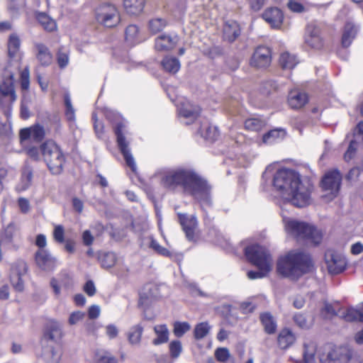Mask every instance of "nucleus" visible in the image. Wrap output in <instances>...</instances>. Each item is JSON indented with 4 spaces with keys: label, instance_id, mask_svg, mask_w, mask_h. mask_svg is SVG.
<instances>
[{
    "label": "nucleus",
    "instance_id": "f03ea898",
    "mask_svg": "<svg viewBox=\"0 0 363 363\" xmlns=\"http://www.w3.org/2000/svg\"><path fill=\"white\" fill-rule=\"evenodd\" d=\"M273 184L285 200L296 207L306 206L311 202L309 185L301 182L300 175L293 170L282 169L277 172Z\"/></svg>",
    "mask_w": 363,
    "mask_h": 363
},
{
    "label": "nucleus",
    "instance_id": "49530a36",
    "mask_svg": "<svg viewBox=\"0 0 363 363\" xmlns=\"http://www.w3.org/2000/svg\"><path fill=\"white\" fill-rule=\"evenodd\" d=\"M358 143L359 142L356 140H352L350 141L347 150L344 155V158L346 162H349L354 158L357 149Z\"/></svg>",
    "mask_w": 363,
    "mask_h": 363
},
{
    "label": "nucleus",
    "instance_id": "4c0bfd02",
    "mask_svg": "<svg viewBox=\"0 0 363 363\" xmlns=\"http://www.w3.org/2000/svg\"><path fill=\"white\" fill-rule=\"evenodd\" d=\"M21 46V40L16 34H11L8 41V52L10 57L15 56Z\"/></svg>",
    "mask_w": 363,
    "mask_h": 363
},
{
    "label": "nucleus",
    "instance_id": "a19ab883",
    "mask_svg": "<svg viewBox=\"0 0 363 363\" xmlns=\"http://www.w3.org/2000/svg\"><path fill=\"white\" fill-rule=\"evenodd\" d=\"M264 126V122L258 118H249L245 122V127L247 130L258 132Z\"/></svg>",
    "mask_w": 363,
    "mask_h": 363
},
{
    "label": "nucleus",
    "instance_id": "7ed1b4c3",
    "mask_svg": "<svg viewBox=\"0 0 363 363\" xmlns=\"http://www.w3.org/2000/svg\"><path fill=\"white\" fill-rule=\"evenodd\" d=\"M312 269L313 263L310 256L298 250L290 251L280 257L277 265V272L291 280H297Z\"/></svg>",
    "mask_w": 363,
    "mask_h": 363
},
{
    "label": "nucleus",
    "instance_id": "3c124183",
    "mask_svg": "<svg viewBox=\"0 0 363 363\" xmlns=\"http://www.w3.org/2000/svg\"><path fill=\"white\" fill-rule=\"evenodd\" d=\"M150 247L153 249L158 254L168 257L170 255L169 250L164 247L161 246L156 240H155L152 238H150Z\"/></svg>",
    "mask_w": 363,
    "mask_h": 363
},
{
    "label": "nucleus",
    "instance_id": "4d7b16f0",
    "mask_svg": "<svg viewBox=\"0 0 363 363\" xmlns=\"http://www.w3.org/2000/svg\"><path fill=\"white\" fill-rule=\"evenodd\" d=\"M57 62L61 68L66 67L69 63L68 53L62 50H60L57 53Z\"/></svg>",
    "mask_w": 363,
    "mask_h": 363
},
{
    "label": "nucleus",
    "instance_id": "20e7f679",
    "mask_svg": "<svg viewBox=\"0 0 363 363\" xmlns=\"http://www.w3.org/2000/svg\"><path fill=\"white\" fill-rule=\"evenodd\" d=\"M245 254L247 259L258 268V271H249L250 279H262L267 276L272 269L273 262L268 251L258 245L245 247Z\"/></svg>",
    "mask_w": 363,
    "mask_h": 363
},
{
    "label": "nucleus",
    "instance_id": "864d4df0",
    "mask_svg": "<svg viewBox=\"0 0 363 363\" xmlns=\"http://www.w3.org/2000/svg\"><path fill=\"white\" fill-rule=\"evenodd\" d=\"M363 172V163L361 162L357 166L352 168L347 176V178L350 181H355L359 177L361 172Z\"/></svg>",
    "mask_w": 363,
    "mask_h": 363
},
{
    "label": "nucleus",
    "instance_id": "c756f323",
    "mask_svg": "<svg viewBox=\"0 0 363 363\" xmlns=\"http://www.w3.org/2000/svg\"><path fill=\"white\" fill-rule=\"evenodd\" d=\"M143 333V326L137 324L132 326L127 333L128 342L132 345H139Z\"/></svg>",
    "mask_w": 363,
    "mask_h": 363
},
{
    "label": "nucleus",
    "instance_id": "bf43d9fd",
    "mask_svg": "<svg viewBox=\"0 0 363 363\" xmlns=\"http://www.w3.org/2000/svg\"><path fill=\"white\" fill-rule=\"evenodd\" d=\"M203 131V130H201ZM201 134L203 136L210 140H215L218 136V132L217 131L216 127L208 126L206 128V132H201Z\"/></svg>",
    "mask_w": 363,
    "mask_h": 363
},
{
    "label": "nucleus",
    "instance_id": "0eeeda50",
    "mask_svg": "<svg viewBox=\"0 0 363 363\" xmlns=\"http://www.w3.org/2000/svg\"><path fill=\"white\" fill-rule=\"evenodd\" d=\"M0 106L4 109V114L9 117L11 115V106L16 100L13 74L5 73L2 81L0 82Z\"/></svg>",
    "mask_w": 363,
    "mask_h": 363
},
{
    "label": "nucleus",
    "instance_id": "a18cd8bd",
    "mask_svg": "<svg viewBox=\"0 0 363 363\" xmlns=\"http://www.w3.org/2000/svg\"><path fill=\"white\" fill-rule=\"evenodd\" d=\"M169 348L170 355L173 358H177L182 351V343L179 340L172 341L169 343Z\"/></svg>",
    "mask_w": 363,
    "mask_h": 363
},
{
    "label": "nucleus",
    "instance_id": "bb28decb",
    "mask_svg": "<svg viewBox=\"0 0 363 363\" xmlns=\"http://www.w3.org/2000/svg\"><path fill=\"white\" fill-rule=\"evenodd\" d=\"M153 330L156 335L152 341L154 345H160L168 342L169 332L165 324L157 325Z\"/></svg>",
    "mask_w": 363,
    "mask_h": 363
},
{
    "label": "nucleus",
    "instance_id": "39448f33",
    "mask_svg": "<svg viewBox=\"0 0 363 363\" xmlns=\"http://www.w3.org/2000/svg\"><path fill=\"white\" fill-rule=\"evenodd\" d=\"M285 229L289 235L298 241L318 245L322 240L321 232L306 223L289 220L285 223Z\"/></svg>",
    "mask_w": 363,
    "mask_h": 363
},
{
    "label": "nucleus",
    "instance_id": "774afa93",
    "mask_svg": "<svg viewBox=\"0 0 363 363\" xmlns=\"http://www.w3.org/2000/svg\"><path fill=\"white\" fill-rule=\"evenodd\" d=\"M6 236L9 241H13L14 238H19L20 234L15 230L13 227H8L6 230Z\"/></svg>",
    "mask_w": 363,
    "mask_h": 363
},
{
    "label": "nucleus",
    "instance_id": "4468645a",
    "mask_svg": "<svg viewBox=\"0 0 363 363\" xmlns=\"http://www.w3.org/2000/svg\"><path fill=\"white\" fill-rule=\"evenodd\" d=\"M35 262L37 265L44 271L53 270L57 264L56 259L43 249H40L36 252Z\"/></svg>",
    "mask_w": 363,
    "mask_h": 363
},
{
    "label": "nucleus",
    "instance_id": "e433bc0d",
    "mask_svg": "<svg viewBox=\"0 0 363 363\" xmlns=\"http://www.w3.org/2000/svg\"><path fill=\"white\" fill-rule=\"evenodd\" d=\"M279 62L284 69H291L297 65L298 61L295 55L289 52H284L280 56Z\"/></svg>",
    "mask_w": 363,
    "mask_h": 363
},
{
    "label": "nucleus",
    "instance_id": "6ab92c4d",
    "mask_svg": "<svg viewBox=\"0 0 363 363\" xmlns=\"http://www.w3.org/2000/svg\"><path fill=\"white\" fill-rule=\"evenodd\" d=\"M201 113V108L197 105L189 101L182 104L179 108V114L181 117L189 119L191 121L197 118Z\"/></svg>",
    "mask_w": 363,
    "mask_h": 363
},
{
    "label": "nucleus",
    "instance_id": "f3484780",
    "mask_svg": "<svg viewBox=\"0 0 363 363\" xmlns=\"http://www.w3.org/2000/svg\"><path fill=\"white\" fill-rule=\"evenodd\" d=\"M177 42V35H161L155 39V48L157 51H168L173 49Z\"/></svg>",
    "mask_w": 363,
    "mask_h": 363
},
{
    "label": "nucleus",
    "instance_id": "052dcab7",
    "mask_svg": "<svg viewBox=\"0 0 363 363\" xmlns=\"http://www.w3.org/2000/svg\"><path fill=\"white\" fill-rule=\"evenodd\" d=\"M294 320L295 323L301 328H308L309 325L308 324L306 317L301 313H296L294 315Z\"/></svg>",
    "mask_w": 363,
    "mask_h": 363
},
{
    "label": "nucleus",
    "instance_id": "13d9d810",
    "mask_svg": "<svg viewBox=\"0 0 363 363\" xmlns=\"http://www.w3.org/2000/svg\"><path fill=\"white\" fill-rule=\"evenodd\" d=\"M85 316V313L84 312L77 311L72 313L69 318V323L70 325H75L78 323L79 321L82 320Z\"/></svg>",
    "mask_w": 363,
    "mask_h": 363
},
{
    "label": "nucleus",
    "instance_id": "9d476101",
    "mask_svg": "<svg viewBox=\"0 0 363 363\" xmlns=\"http://www.w3.org/2000/svg\"><path fill=\"white\" fill-rule=\"evenodd\" d=\"M125 128V124L121 120H119L114 126V131L117 136V143L122 153L126 164L131 169L133 172H135L137 166L133 155L130 152L129 148V143L126 141L125 138L123 135V129Z\"/></svg>",
    "mask_w": 363,
    "mask_h": 363
},
{
    "label": "nucleus",
    "instance_id": "a878e982",
    "mask_svg": "<svg viewBox=\"0 0 363 363\" xmlns=\"http://www.w3.org/2000/svg\"><path fill=\"white\" fill-rule=\"evenodd\" d=\"M240 27L235 21H227L223 26V36L229 42L234 41L240 35Z\"/></svg>",
    "mask_w": 363,
    "mask_h": 363
},
{
    "label": "nucleus",
    "instance_id": "680f3d73",
    "mask_svg": "<svg viewBox=\"0 0 363 363\" xmlns=\"http://www.w3.org/2000/svg\"><path fill=\"white\" fill-rule=\"evenodd\" d=\"M64 234H65V230L62 225H59L55 226V228L54 229V232H53V236H54V239L57 242L62 243L65 241Z\"/></svg>",
    "mask_w": 363,
    "mask_h": 363
},
{
    "label": "nucleus",
    "instance_id": "b1692460",
    "mask_svg": "<svg viewBox=\"0 0 363 363\" xmlns=\"http://www.w3.org/2000/svg\"><path fill=\"white\" fill-rule=\"evenodd\" d=\"M341 316L347 322L359 321L363 322V303L356 308H348Z\"/></svg>",
    "mask_w": 363,
    "mask_h": 363
},
{
    "label": "nucleus",
    "instance_id": "7c9ffc66",
    "mask_svg": "<svg viewBox=\"0 0 363 363\" xmlns=\"http://www.w3.org/2000/svg\"><path fill=\"white\" fill-rule=\"evenodd\" d=\"M357 32V28L352 23H347L342 38V46L349 47Z\"/></svg>",
    "mask_w": 363,
    "mask_h": 363
},
{
    "label": "nucleus",
    "instance_id": "72a5a7b5",
    "mask_svg": "<svg viewBox=\"0 0 363 363\" xmlns=\"http://www.w3.org/2000/svg\"><path fill=\"white\" fill-rule=\"evenodd\" d=\"M37 19L45 30L49 32L56 30V22L45 13H39Z\"/></svg>",
    "mask_w": 363,
    "mask_h": 363
},
{
    "label": "nucleus",
    "instance_id": "aec40b11",
    "mask_svg": "<svg viewBox=\"0 0 363 363\" xmlns=\"http://www.w3.org/2000/svg\"><path fill=\"white\" fill-rule=\"evenodd\" d=\"M33 169L28 164H25L22 169L21 177L19 183L16 186V190L23 191L28 189L32 183Z\"/></svg>",
    "mask_w": 363,
    "mask_h": 363
},
{
    "label": "nucleus",
    "instance_id": "f704fd0d",
    "mask_svg": "<svg viewBox=\"0 0 363 363\" xmlns=\"http://www.w3.org/2000/svg\"><path fill=\"white\" fill-rule=\"evenodd\" d=\"M38 51L37 57L43 65H48L52 62V55L48 48L43 44L36 45Z\"/></svg>",
    "mask_w": 363,
    "mask_h": 363
},
{
    "label": "nucleus",
    "instance_id": "e2e57ef3",
    "mask_svg": "<svg viewBox=\"0 0 363 363\" xmlns=\"http://www.w3.org/2000/svg\"><path fill=\"white\" fill-rule=\"evenodd\" d=\"M101 313V308L98 305H92L88 310V316L90 319L97 318Z\"/></svg>",
    "mask_w": 363,
    "mask_h": 363
},
{
    "label": "nucleus",
    "instance_id": "412c9836",
    "mask_svg": "<svg viewBox=\"0 0 363 363\" xmlns=\"http://www.w3.org/2000/svg\"><path fill=\"white\" fill-rule=\"evenodd\" d=\"M60 356V350L52 343L43 346L42 358L46 363H58Z\"/></svg>",
    "mask_w": 363,
    "mask_h": 363
},
{
    "label": "nucleus",
    "instance_id": "2f4dec72",
    "mask_svg": "<svg viewBox=\"0 0 363 363\" xmlns=\"http://www.w3.org/2000/svg\"><path fill=\"white\" fill-rule=\"evenodd\" d=\"M286 133L283 129H274L264 134L262 141L265 144H272L285 137Z\"/></svg>",
    "mask_w": 363,
    "mask_h": 363
},
{
    "label": "nucleus",
    "instance_id": "f257e3e1",
    "mask_svg": "<svg viewBox=\"0 0 363 363\" xmlns=\"http://www.w3.org/2000/svg\"><path fill=\"white\" fill-rule=\"evenodd\" d=\"M167 189L175 190L181 187L199 201L210 202V187L206 182L191 170L178 169L168 171L161 179Z\"/></svg>",
    "mask_w": 363,
    "mask_h": 363
},
{
    "label": "nucleus",
    "instance_id": "603ef678",
    "mask_svg": "<svg viewBox=\"0 0 363 363\" xmlns=\"http://www.w3.org/2000/svg\"><path fill=\"white\" fill-rule=\"evenodd\" d=\"M321 315L325 318H330L333 316L337 315V313L333 305L325 302L323 308L321 309Z\"/></svg>",
    "mask_w": 363,
    "mask_h": 363
},
{
    "label": "nucleus",
    "instance_id": "473e14b6",
    "mask_svg": "<svg viewBox=\"0 0 363 363\" xmlns=\"http://www.w3.org/2000/svg\"><path fill=\"white\" fill-rule=\"evenodd\" d=\"M163 68L168 72L176 73L180 69L179 60L174 57H166L162 61Z\"/></svg>",
    "mask_w": 363,
    "mask_h": 363
},
{
    "label": "nucleus",
    "instance_id": "ddd939ff",
    "mask_svg": "<svg viewBox=\"0 0 363 363\" xmlns=\"http://www.w3.org/2000/svg\"><path fill=\"white\" fill-rule=\"evenodd\" d=\"M271 63V52L269 48L265 46L258 47L251 59V65L258 68H264Z\"/></svg>",
    "mask_w": 363,
    "mask_h": 363
},
{
    "label": "nucleus",
    "instance_id": "423d86ee",
    "mask_svg": "<svg viewBox=\"0 0 363 363\" xmlns=\"http://www.w3.org/2000/svg\"><path fill=\"white\" fill-rule=\"evenodd\" d=\"M40 151L51 173L60 174L65 160L59 146L55 142L48 140L40 145Z\"/></svg>",
    "mask_w": 363,
    "mask_h": 363
},
{
    "label": "nucleus",
    "instance_id": "c9c22d12",
    "mask_svg": "<svg viewBox=\"0 0 363 363\" xmlns=\"http://www.w3.org/2000/svg\"><path fill=\"white\" fill-rule=\"evenodd\" d=\"M211 326L208 322H202L196 325L194 329V336L197 340H200L206 337L210 333Z\"/></svg>",
    "mask_w": 363,
    "mask_h": 363
},
{
    "label": "nucleus",
    "instance_id": "c03bdc74",
    "mask_svg": "<svg viewBox=\"0 0 363 363\" xmlns=\"http://www.w3.org/2000/svg\"><path fill=\"white\" fill-rule=\"evenodd\" d=\"M116 261V255L113 252H108L101 257V266L104 268H110L113 267Z\"/></svg>",
    "mask_w": 363,
    "mask_h": 363
},
{
    "label": "nucleus",
    "instance_id": "4be33fe9",
    "mask_svg": "<svg viewBox=\"0 0 363 363\" xmlns=\"http://www.w3.org/2000/svg\"><path fill=\"white\" fill-rule=\"evenodd\" d=\"M308 101V96L305 93L298 91H291L288 97V103L291 108L298 109L302 108Z\"/></svg>",
    "mask_w": 363,
    "mask_h": 363
},
{
    "label": "nucleus",
    "instance_id": "393cba45",
    "mask_svg": "<svg viewBox=\"0 0 363 363\" xmlns=\"http://www.w3.org/2000/svg\"><path fill=\"white\" fill-rule=\"evenodd\" d=\"M296 337L294 334L288 328L281 330L278 335V345L282 350H286L291 347L295 342Z\"/></svg>",
    "mask_w": 363,
    "mask_h": 363
},
{
    "label": "nucleus",
    "instance_id": "de8ad7c7",
    "mask_svg": "<svg viewBox=\"0 0 363 363\" xmlns=\"http://www.w3.org/2000/svg\"><path fill=\"white\" fill-rule=\"evenodd\" d=\"M21 87L22 90L26 91L30 86V72L28 67H26L20 74Z\"/></svg>",
    "mask_w": 363,
    "mask_h": 363
},
{
    "label": "nucleus",
    "instance_id": "2eb2a0df",
    "mask_svg": "<svg viewBox=\"0 0 363 363\" xmlns=\"http://www.w3.org/2000/svg\"><path fill=\"white\" fill-rule=\"evenodd\" d=\"M306 44L315 49H320L323 46L320 29L315 24H309L306 28L305 37Z\"/></svg>",
    "mask_w": 363,
    "mask_h": 363
},
{
    "label": "nucleus",
    "instance_id": "09e8293b",
    "mask_svg": "<svg viewBox=\"0 0 363 363\" xmlns=\"http://www.w3.org/2000/svg\"><path fill=\"white\" fill-rule=\"evenodd\" d=\"M157 291V288L152 285H147L140 293V302L142 303L143 300L155 297L154 291Z\"/></svg>",
    "mask_w": 363,
    "mask_h": 363
},
{
    "label": "nucleus",
    "instance_id": "37998d69",
    "mask_svg": "<svg viewBox=\"0 0 363 363\" xmlns=\"http://www.w3.org/2000/svg\"><path fill=\"white\" fill-rule=\"evenodd\" d=\"M190 329L191 326L187 322H175L173 332L175 336L181 337Z\"/></svg>",
    "mask_w": 363,
    "mask_h": 363
},
{
    "label": "nucleus",
    "instance_id": "69168bd1",
    "mask_svg": "<svg viewBox=\"0 0 363 363\" xmlns=\"http://www.w3.org/2000/svg\"><path fill=\"white\" fill-rule=\"evenodd\" d=\"M354 140L357 142L363 140V122H359L354 130Z\"/></svg>",
    "mask_w": 363,
    "mask_h": 363
},
{
    "label": "nucleus",
    "instance_id": "a211bd4d",
    "mask_svg": "<svg viewBox=\"0 0 363 363\" xmlns=\"http://www.w3.org/2000/svg\"><path fill=\"white\" fill-rule=\"evenodd\" d=\"M179 220L188 240H191L194 238V232L197 225L195 217L188 218L185 214H178Z\"/></svg>",
    "mask_w": 363,
    "mask_h": 363
},
{
    "label": "nucleus",
    "instance_id": "6e6552de",
    "mask_svg": "<svg viewBox=\"0 0 363 363\" xmlns=\"http://www.w3.org/2000/svg\"><path fill=\"white\" fill-rule=\"evenodd\" d=\"M342 175L337 169L327 172L323 177L320 186L323 191L322 198L330 201L335 198L340 191Z\"/></svg>",
    "mask_w": 363,
    "mask_h": 363
},
{
    "label": "nucleus",
    "instance_id": "9b49d317",
    "mask_svg": "<svg viewBox=\"0 0 363 363\" xmlns=\"http://www.w3.org/2000/svg\"><path fill=\"white\" fill-rule=\"evenodd\" d=\"M325 259L328 272L330 274H340L343 272L346 267V259L340 253L328 250L325 255Z\"/></svg>",
    "mask_w": 363,
    "mask_h": 363
},
{
    "label": "nucleus",
    "instance_id": "338daca9",
    "mask_svg": "<svg viewBox=\"0 0 363 363\" xmlns=\"http://www.w3.org/2000/svg\"><path fill=\"white\" fill-rule=\"evenodd\" d=\"M240 308L244 313H252L255 308V305L250 301H245L240 304Z\"/></svg>",
    "mask_w": 363,
    "mask_h": 363
},
{
    "label": "nucleus",
    "instance_id": "5fc2aeb1",
    "mask_svg": "<svg viewBox=\"0 0 363 363\" xmlns=\"http://www.w3.org/2000/svg\"><path fill=\"white\" fill-rule=\"evenodd\" d=\"M31 128L32 138L39 141L43 139L45 135V131L42 126L37 125Z\"/></svg>",
    "mask_w": 363,
    "mask_h": 363
},
{
    "label": "nucleus",
    "instance_id": "f8f14e48",
    "mask_svg": "<svg viewBox=\"0 0 363 363\" xmlns=\"http://www.w3.org/2000/svg\"><path fill=\"white\" fill-rule=\"evenodd\" d=\"M28 267L24 261H18L11 269V282L13 287L17 291H23L24 289V281L23 277L26 274Z\"/></svg>",
    "mask_w": 363,
    "mask_h": 363
},
{
    "label": "nucleus",
    "instance_id": "dca6fc26",
    "mask_svg": "<svg viewBox=\"0 0 363 363\" xmlns=\"http://www.w3.org/2000/svg\"><path fill=\"white\" fill-rule=\"evenodd\" d=\"M262 18L272 28H279L282 24L284 14L279 9L274 7L267 9L263 13Z\"/></svg>",
    "mask_w": 363,
    "mask_h": 363
},
{
    "label": "nucleus",
    "instance_id": "5701e85b",
    "mask_svg": "<svg viewBox=\"0 0 363 363\" xmlns=\"http://www.w3.org/2000/svg\"><path fill=\"white\" fill-rule=\"evenodd\" d=\"M62 336V326L55 321H50L48 324L47 331L44 335V340H49L52 342H57Z\"/></svg>",
    "mask_w": 363,
    "mask_h": 363
},
{
    "label": "nucleus",
    "instance_id": "0e129e2a",
    "mask_svg": "<svg viewBox=\"0 0 363 363\" xmlns=\"http://www.w3.org/2000/svg\"><path fill=\"white\" fill-rule=\"evenodd\" d=\"M289 9L294 12H301L303 11V6L300 3L295 0H289L288 3Z\"/></svg>",
    "mask_w": 363,
    "mask_h": 363
},
{
    "label": "nucleus",
    "instance_id": "cd10ccee",
    "mask_svg": "<svg viewBox=\"0 0 363 363\" xmlns=\"http://www.w3.org/2000/svg\"><path fill=\"white\" fill-rule=\"evenodd\" d=\"M259 318L264 330L267 334L276 333L277 328V321L270 313L265 312L261 313Z\"/></svg>",
    "mask_w": 363,
    "mask_h": 363
},
{
    "label": "nucleus",
    "instance_id": "6e6d98bb",
    "mask_svg": "<svg viewBox=\"0 0 363 363\" xmlns=\"http://www.w3.org/2000/svg\"><path fill=\"white\" fill-rule=\"evenodd\" d=\"M96 363H118V360L110 353L104 352L98 356Z\"/></svg>",
    "mask_w": 363,
    "mask_h": 363
},
{
    "label": "nucleus",
    "instance_id": "8fccbe9b",
    "mask_svg": "<svg viewBox=\"0 0 363 363\" xmlns=\"http://www.w3.org/2000/svg\"><path fill=\"white\" fill-rule=\"evenodd\" d=\"M215 357L220 362H227L230 359L229 350L225 347L218 348L215 351Z\"/></svg>",
    "mask_w": 363,
    "mask_h": 363
},
{
    "label": "nucleus",
    "instance_id": "ea45409f",
    "mask_svg": "<svg viewBox=\"0 0 363 363\" xmlns=\"http://www.w3.org/2000/svg\"><path fill=\"white\" fill-rule=\"evenodd\" d=\"M65 116L70 122H74L76 120L75 110L72 104L70 96L67 94L65 95Z\"/></svg>",
    "mask_w": 363,
    "mask_h": 363
},
{
    "label": "nucleus",
    "instance_id": "58836bf2",
    "mask_svg": "<svg viewBox=\"0 0 363 363\" xmlns=\"http://www.w3.org/2000/svg\"><path fill=\"white\" fill-rule=\"evenodd\" d=\"M167 26V21L164 18H152L149 21L148 28L150 31L156 34L162 31Z\"/></svg>",
    "mask_w": 363,
    "mask_h": 363
},
{
    "label": "nucleus",
    "instance_id": "1a4fd4ad",
    "mask_svg": "<svg viewBox=\"0 0 363 363\" xmlns=\"http://www.w3.org/2000/svg\"><path fill=\"white\" fill-rule=\"evenodd\" d=\"M96 21L101 25L113 28L120 22V14L116 6L110 3H104L95 9Z\"/></svg>",
    "mask_w": 363,
    "mask_h": 363
},
{
    "label": "nucleus",
    "instance_id": "c85d7f7f",
    "mask_svg": "<svg viewBox=\"0 0 363 363\" xmlns=\"http://www.w3.org/2000/svg\"><path fill=\"white\" fill-rule=\"evenodd\" d=\"M145 0H124L123 6L126 12L130 15L140 13L145 6Z\"/></svg>",
    "mask_w": 363,
    "mask_h": 363
},
{
    "label": "nucleus",
    "instance_id": "79ce46f5",
    "mask_svg": "<svg viewBox=\"0 0 363 363\" xmlns=\"http://www.w3.org/2000/svg\"><path fill=\"white\" fill-rule=\"evenodd\" d=\"M139 29L135 25H130L125 29V39L132 44L137 43Z\"/></svg>",
    "mask_w": 363,
    "mask_h": 363
}]
</instances>
